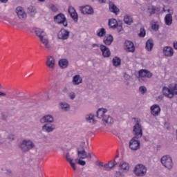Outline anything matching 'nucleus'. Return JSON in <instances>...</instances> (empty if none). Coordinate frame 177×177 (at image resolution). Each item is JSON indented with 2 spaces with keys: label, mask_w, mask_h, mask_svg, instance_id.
Listing matches in <instances>:
<instances>
[{
  "label": "nucleus",
  "mask_w": 177,
  "mask_h": 177,
  "mask_svg": "<svg viewBox=\"0 0 177 177\" xmlns=\"http://www.w3.org/2000/svg\"><path fill=\"white\" fill-rule=\"evenodd\" d=\"M163 96L168 99H172L175 95H177V84H169L168 87L162 88Z\"/></svg>",
  "instance_id": "nucleus-1"
},
{
  "label": "nucleus",
  "mask_w": 177,
  "mask_h": 177,
  "mask_svg": "<svg viewBox=\"0 0 177 177\" xmlns=\"http://www.w3.org/2000/svg\"><path fill=\"white\" fill-rule=\"evenodd\" d=\"M106 113H107V109H99L97 111V118H102V122L104 124H113L114 122V120H113V118H111L109 115H106Z\"/></svg>",
  "instance_id": "nucleus-2"
},
{
  "label": "nucleus",
  "mask_w": 177,
  "mask_h": 177,
  "mask_svg": "<svg viewBox=\"0 0 177 177\" xmlns=\"http://www.w3.org/2000/svg\"><path fill=\"white\" fill-rule=\"evenodd\" d=\"M136 122L135 125L133 127V132L134 133L135 138L140 139L143 136V131L142 127V120L140 118H134Z\"/></svg>",
  "instance_id": "nucleus-3"
},
{
  "label": "nucleus",
  "mask_w": 177,
  "mask_h": 177,
  "mask_svg": "<svg viewBox=\"0 0 177 177\" xmlns=\"http://www.w3.org/2000/svg\"><path fill=\"white\" fill-rule=\"evenodd\" d=\"M160 162L167 169H172L174 168V161L172 160V157L169 155L163 156L160 159Z\"/></svg>",
  "instance_id": "nucleus-4"
},
{
  "label": "nucleus",
  "mask_w": 177,
  "mask_h": 177,
  "mask_svg": "<svg viewBox=\"0 0 177 177\" xmlns=\"http://www.w3.org/2000/svg\"><path fill=\"white\" fill-rule=\"evenodd\" d=\"M133 172L136 176H145L147 173V168L142 164H138L136 165Z\"/></svg>",
  "instance_id": "nucleus-5"
},
{
  "label": "nucleus",
  "mask_w": 177,
  "mask_h": 177,
  "mask_svg": "<svg viewBox=\"0 0 177 177\" xmlns=\"http://www.w3.org/2000/svg\"><path fill=\"white\" fill-rule=\"evenodd\" d=\"M54 21L57 24H62L64 27H67V26H68L67 18H66V15H64L63 13H59L55 16Z\"/></svg>",
  "instance_id": "nucleus-6"
},
{
  "label": "nucleus",
  "mask_w": 177,
  "mask_h": 177,
  "mask_svg": "<svg viewBox=\"0 0 177 177\" xmlns=\"http://www.w3.org/2000/svg\"><path fill=\"white\" fill-rule=\"evenodd\" d=\"M77 157L78 158H80L82 160H85V158H92V155H91V153H87L85 151V148L84 147H78L77 148Z\"/></svg>",
  "instance_id": "nucleus-7"
},
{
  "label": "nucleus",
  "mask_w": 177,
  "mask_h": 177,
  "mask_svg": "<svg viewBox=\"0 0 177 177\" xmlns=\"http://www.w3.org/2000/svg\"><path fill=\"white\" fill-rule=\"evenodd\" d=\"M138 138L133 137L130 141L129 147L130 149H131L133 151H136L140 149V141L138 140Z\"/></svg>",
  "instance_id": "nucleus-8"
},
{
  "label": "nucleus",
  "mask_w": 177,
  "mask_h": 177,
  "mask_svg": "<svg viewBox=\"0 0 177 177\" xmlns=\"http://www.w3.org/2000/svg\"><path fill=\"white\" fill-rule=\"evenodd\" d=\"M34 143L31 140H24L19 145L22 151H28L31 149H34Z\"/></svg>",
  "instance_id": "nucleus-9"
},
{
  "label": "nucleus",
  "mask_w": 177,
  "mask_h": 177,
  "mask_svg": "<svg viewBox=\"0 0 177 177\" xmlns=\"http://www.w3.org/2000/svg\"><path fill=\"white\" fill-rule=\"evenodd\" d=\"M41 124H53L55 122V118L50 114L44 115L40 119Z\"/></svg>",
  "instance_id": "nucleus-10"
},
{
  "label": "nucleus",
  "mask_w": 177,
  "mask_h": 177,
  "mask_svg": "<svg viewBox=\"0 0 177 177\" xmlns=\"http://www.w3.org/2000/svg\"><path fill=\"white\" fill-rule=\"evenodd\" d=\"M70 37V31L62 28L57 34V37L59 39H62V41H66V39H68Z\"/></svg>",
  "instance_id": "nucleus-11"
},
{
  "label": "nucleus",
  "mask_w": 177,
  "mask_h": 177,
  "mask_svg": "<svg viewBox=\"0 0 177 177\" xmlns=\"http://www.w3.org/2000/svg\"><path fill=\"white\" fill-rule=\"evenodd\" d=\"M41 129L44 132L50 133L56 129V126L52 123H46L42 126Z\"/></svg>",
  "instance_id": "nucleus-12"
},
{
  "label": "nucleus",
  "mask_w": 177,
  "mask_h": 177,
  "mask_svg": "<svg viewBox=\"0 0 177 177\" xmlns=\"http://www.w3.org/2000/svg\"><path fill=\"white\" fill-rule=\"evenodd\" d=\"M80 12L82 15H93V8L91 6H83L80 7Z\"/></svg>",
  "instance_id": "nucleus-13"
},
{
  "label": "nucleus",
  "mask_w": 177,
  "mask_h": 177,
  "mask_svg": "<svg viewBox=\"0 0 177 177\" xmlns=\"http://www.w3.org/2000/svg\"><path fill=\"white\" fill-rule=\"evenodd\" d=\"M19 19H21L23 20V19H26L27 17V14L26 13V11L24 10V8L21 6H19L16 8L15 10Z\"/></svg>",
  "instance_id": "nucleus-14"
},
{
  "label": "nucleus",
  "mask_w": 177,
  "mask_h": 177,
  "mask_svg": "<svg viewBox=\"0 0 177 177\" xmlns=\"http://www.w3.org/2000/svg\"><path fill=\"white\" fill-rule=\"evenodd\" d=\"M151 114L153 115V117H158L160 115V113H161V108L158 104H153L150 107Z\"/></svg>",
  "instance_id": "nucleus-15"
},
{
  "label": "nucleus",
  "mask_w": 177,
  "mask_h": 177,
  "mask_svg": "<svg viewBox=\"0 0 177 177\" xmlns=\"http://www.w3.org/2000/svg\"><path fill=\"white\" fill-rule=\"evenodd\" d=\"M124 49L127 52H135V45L131 41H126L124 43Z\"/></svg>",
  "instance_id": "nucleus-16"
},
{
  "label": "nucleus",
  "mask_w": 177,
  "mask_h": 177,
  "mask_svg": "<svg viewBox=\"0 0 177 177\" xmlns=\"http://www.w3.org/2000/svg\"><path fill=\"white\" fill-rule=\"evenodd\" d=\"M100 48L104 57H110L111 53L110 52V49L109 48L104 45H100Z\"/></svg>",
  "instance_id": "nucleus-17"
},
{
  "label": "nucleus",
  "mask_w": 177,
  "mask_h": 177,
  "mask_svg": "<svg viewBox=\"0 0 177 177\" xmlns=\"http://www.w3.org/2000/svg\"><path fill=\"white\" fill-rule=\"evenodd\" d=\"M139 75L142 78H151L153 73L148 70L142 69L139 71Z\"/></svg>",
  "instance_id": "nucleus-18"
},
{
  "label": "nucleus",
  "mask_w": 177,
  "mask_h": 177,
  "mask_svg": "<svg viewBox=\"0 0 177 177\" xmlns=\"http://www.w3.org/2000/svg\"><path fill=\"white\" fill-rule=\"evenodd\" d=\"M55 57H53V56H48L47 57V59L46 62V64L47 66V67H48L49 68H55Z\"/></svg>",
  "instance_id": "nucleus-19"
},
{
  "label": "nucleus",
  "mask_w": 177,
  "mask_h": 177,
  "mask_svg": "<svg viewBox=\"0 0 177 177\" xmlns=\"http://www.w3.org/2000/svg\"><path fill=\"white\" fill-rule=\"evenodd\" d=\"M163 55H165L167 57H171L174 56V49L169 46L164 47Z\"/></svg>",
  "instance_id": "nucleus-20"
},
{
  "label": "nucleus",
  "mask_w": 177,
  "mask_h": 177,
  "mask_svg": "<svg viewBox=\"0 0 177 177\" xmlns=\"http://www.w3.org/2000/svg\"><path fill=\"white\" fill-rule=\"evenodd\" d=\"M70 104L66 102H59V109L61 111L66 113L67 111H70Z\"/></svg>",
  "instance_id": "nucleus-21"
},
{
  "label": "nucleus",
  "mask_w": 177,
  "mask_h": 177,
  "mask_svg": "<svg viewBox=\"0 0 177 177\" xmlns=\"http://www.w3.org/2000/svg\"><path fill=\"white\" fill-rule=\"evenodd\" d=\"M109 9L110 12L114 13L115 15L120 13V8H118L117 6L114 5V3L111 1H110L109 3Z\"/></svg>",
  "instance_id": "nucleus-22"
},
{
  "label": "nucleus",
  "mask_w": 177,
  "mask_h": 177,
  "mask_svg": "<svg viewBox=\"0 0 177 177\" xmlns=\"http://www.w3.org/2000/svg\"><path fill=\"white\" fill-rule=\"evenodd\" d=\"M68 12L70 13L71 17L75 21H78V15L75 12V9H74L73 7H69Z\"/></svg>",
  "instance_id": "nucleus-23"
},
{
  "label": "nucleus",
  "mask_w": 177,
  "mask_h": 177,
  "mask_svg": "<svg viewBox=\"0 0 177 177\" xmlns=\"http://www.w3.org/2000/svg\"><path fill=\"white\" fill-rule=\"evenodd\" d=\"M115 165H117V162L115 161V160H113V162L109 161L108 163L104 165V171H110L111 168H114Z\"/></svg>",
  "instance_id": "nucleus-24"
},
{
  "label": "nucleus",
  "mask_w": 177,
  "mask_h": 177,
  "mask_svg": "<svg viewBox=\"0 0 177 177\" xmlns=\"http://www.w3.org/2000/svg\"><path fill=\"white\" fill-rule=\"evenodd\" d=\"M72 82L73 85H80V84H82V77L80 75H75L73 77Z\"/></svg>",
  "instance_id": "nucleus-25"
},
{
  "label": "nucleus",
  "mask_w": 177,
  "mask_h": 177,
  "mask_svg": "<svg viewBox=\"0 0 177 177\" xmlns=\"http://www.w3.org/2000/svg\"><path fill=\"white\" fill-rule=\"evenodd\" d=\"M86 121L89 124H96V120H95V115L92 113L86 115Z\"/></svg>",
  "instance_id": "nucleus-26"
},
{
  "label": "nucleus",
  "mask_w": 177,
  "mask_h": 177,
  "mask_svg": "<svg viewBox=\"0 0 177 177\" xmlns=\"http://www.w3.org/2000/svg\"><path fill=\"white\" fill-rule=\"evenodd\" d=\"M154 46V43L153 42V39H149L146 42L145 48L148 52H151L153 47Z\"/></svg>",
  "instance_id": "nucleus-27"
},
{
  "label": "nucleus",
  "mask_w": 177,
  "mask_h": 177,
  "mask_svg": "<svg viewBox=\"0 0 177 177\" xmlns=\"http://www.w3.org/2000/svg\"><path fill=\"white\" fill-rule=\"evenodd\" d=\"M124 21L125 24H127L128 26H131L133 23V17L132 16L126 15L124 17Z\"/></svg>",
  "instance_id": "nucleus-28"
},
{
  "label": "nucleus",
  "mask_w": 177,
  "mask_h": 177,
  "mask_svg": "<svg viewBox=\"0 0 177 177\" xmlns=\"http://www.w3.org/2000/svg\"><path fill=\"white\" fill-rule=\"evenodd\" d=\"M113 36L111 35L105 36L103 40L104 44H105V45H111V44L113 43Z\"/></svg>",
  "instance_id": "nucleus-29"
},
{
  "label": "nucleus",
  "mask_w": 177,
  "mask_h": 177,
  "mask_svg": "<svg viewBox=\"0 0 177 177\" xmlns=\"http://www.w3.org/2000/svg\"><path fill=\"white\" fill-rule=\"evenodd\" d=\"M34 31L36 35L39 37V38H41L42 37H45V35H46V33H45V32L42 29L35 28L34 29Z\"/></svg>",
  "instance_id": "nucleus-30"
},
{
  "label": "nucleus",
  "mask_w": 177,
  "mask_h": 177,
  "mask_svg": "<svg viewBox=\"0 0 177 177\" xmlns=\"http://www.w3.org/2000/svg\"><path fill=\"white\" fill-rule=\"evenodd\" d=\"M66 159L69 162L71 167L75 171L77 169V167H75V163L73 162V159L70 158V153H67L66 155Z\"/></svg>",
  "instance_id": "nucleus-31"
},
{
  "label": "nucleus",
  "mask_w": 177,
  "mask_h": 177,
  "mask_svg": "<svg viewBox=\"0 0 177 177\" xmlns=\"http://www.w3.org/2000/svg\"><path fill=\"white\" fill-rule=\"evenodd\" d=\"M58 64L61 68H66V67H68V61L66 59H62L59 61Z\"/></svg>",
  "instance_id": "nucleus-32"
},
{
  "label": "nucleus",
  "mask_w": 177,
  "mask_h": 177,
  "mask_svg": "<svg viewBox=\"0 0 177 177\" xmlns=\"http://www.w3.org/2000/svg\"><path fill=\"white\" fill-rule=\"evenodd\" d=\"M172 20V15H166L165 17V24H166V26H171Z\"/></svg>",
  "instance_id": "nucleus-33"
},
{
  "label": "nucleus",
  "mask_w": 177,
  "mask_h": 177,
  "mask_svg": "<svg viewBox=\"0 0 177 177\" xmlns=\"http://www.w3.org/2000/svg\"><path fill=\"white\" fill-rule=\"evenodd\" d=\"M109 27H111V28H117V26H118V22L117 21V19H109Z\"/></svg>",
  "instance_id": "nucleus-34"
},
{
  "label": "nucleus",
  "mask_w": 177,
  "mask_h": 177,
  "mask_svg": "<svg viewBox=\"0 0 177 177\" xmlns=\"http://www.w3.org/2000/svg\"><path fill=\"white\" fill-rule=\"evenodd\" d=\"M119 167L124 172H128L129 171V165L125 162L120 164Z\"/></svg>",
  "instance_id": "nucleus-35"
},
{
  "label": "nucleus",
  "mask_w": 177,
  "mask_h": 177,
  "mask_svg": "<svg viewBox=\"0 0 177 177\" xmlns=\"http://www.w3.org/2000/svg\"><path fill=\"white\" fill-rule=\"evenodd\" d=\"M112 62L115 67H118V66H121V59H120V57H113Z\"/></svg>",
  "instance_id": "nucleus-36"
},
{
  "label": "nucleus",
  "mask_w": 177,
  "mask_h": 177,
  "mask_svg": "<svg viewBox=\"0 0 177 177\" xmlns=\"http://www.w3.org/2000/svg\"><path fill=\"white\" fill-rule=\"evenodd\" d=\"M41 42L43 43V44L46 46V48H47V49H49V48H50V46H49V40H48V39H46L45 37H41L39 38Z\"/></svg>",
  "instance_id": "nucleus-37"
},
{
  "label": "nucleus",
  "mask_w": 177,
  "mask_h": 177,
  "mask_svg": "<svg viewBox=\"0 0 177 177\" xmlns=\"http://www.w3.org/2000/svg\"><path fill=\"white\" fill-rule=\"evenodd\" d=\"M97 37H104V35H106V29H104V28H102L100 29H98L97 30Z\"/></svg>",
  "instance_id": "nucleus-38"
},
{
  "label": "nucleus",
  "mask_w": 177,
  "mask_h": 177,
  "mask_svg": "<svg viewBox=\"0 0 177 177\" xmlns=\"http://www.w3.org/2000/svg\"><path fill=\"white\" fill-rule=\"evenodd\" d=\"M28 10L30 16H35L37 13V9H35V7L30 6L29 8H28Z\"/></svg>",
  "instance_id": "nucleus-39"
},
{
  "label": "nucleus",
  "mask_w": 177,
  "mask_h": 177,
  "mask_svg": "<svg viewBox=\"0 0 177 177\" xmlns=\"http://www.w3.org/2000/svg\"><path fill=\"white\" fill-rule=\"evenodd\" d=\"M148 12L150 15H155V13L157 12V8L153 6H149Z\"/></svg>",
  "instance_id": "nucleus-40"
},
{
  "label": "nucleus",
  "mask_w": 177,
  "mask_h": 177,
  "mask_svg": "<svg viewBox=\"0 0 177 177\" xmlns=\"http://www.w3.org/2000/svg\"><path fill=\"white\" fill-rule=\"evenodd\" d=\"M139 92H140L142 95H145V93L147 92V88L145 86H141L139 88Z\"/></svg>",
  "instance_id": "nucleus-41"
},
{
  "label": "nucleus",
  "mask_w": 177,
  "mask_h": 177,
  "mask_svg": "<svg viewBox=\"0 0 177 177\" xmlns=\"http://www.w3.org/2000/svg\"><path fill=\"white\" fill-rule=\"evenodd\" d=\"M139 37L141 38H143L146 35V30H145V28H141L140 30V33L138 34Z\"/></svg>",
  "instance_id": "nucleus-42"
},
{
  "label": "nucleus",
  "mask_w": 177,
  "mask_h": 177,
  "mask_svg": "<svg viewBox=\"0 0 177 177\" xmlns=\"http://www.w3.org/2000/svg\"><path fill=\"white\" fill-rule=\"evenodd\" d=\"M49 8H50V10H52V12H57L59 10L57 7L53 4H50L49 6Z\"/></svg>",
  "instance_id": "nucleus-43"
},
{
  "label": "nucleus",
  "mask_w": 177,
  "mask_h": 177,
  "mask_svg": "<svg viewBox=\"0 0 177 177\" xmlns=\"http://www.w3.org/2000/svg\"><path fill=\"white\" fill-rule=\"evenodd\" d=\"M77 164H79V165H82V167H84V165H86V162H85V160H82L81 158H80V160H77Z\"/></svg>",
  "instance_id": "nucleus-44"
},
{
  "label": "nucleus",
  "mask_w": 177,
  "mask_h": 177,
  "mask_svg": "<svg viewBox=\"0 0 177 177\" xmlns=\"http://www.w3.org/2000/svg\"><path fill=\"white\" fill-rule=\"evenodd\" d=\"M115 177H125L124 174H122V172H121V171H116L115 174Z\"/></svg>",
  "instance_id": "nucleus-45"
},
{
  "label": "nucleus",
  "mask_w": 177,
  "mask_h": 177,
  "mask_svg": "<svg viewBox=\"0 0 177 177\" xmlns=\"http://www.w3.org/2000/svg\"><path fill=\"white\" fill-rule=\"evenodd\" d=\"M69 97L71 99V100H74L75 99V93H70Z\"/></svg>",
  "instance_id": "nucleus-46"
},
{
  "label": "nucleus",
  "mask_w": 177,
  "mask_h": 177,
  "mask_svg": "<svg viewBox=\"0 0 177 177\" xmlns=\"http://www.w3.org/2000/svg\"><path fill=\"white\" fill-rule=\"evenodd\" d=\"M167 12H169V14H167V15H170L171 16H172V15H174V9H172V8L167 9Z\"/></svg>",
  "instance_id": "nucleus-47"
},
{
  "label": "nucleus",
  "mask_w": 177,
  "mask_h": 177,
  "mask_svg": "<svg viewBox=\"0 0 177 177\" xmlns=\"http://www.w3.org/2000/svg\"><path fill=\"white\" fill-rule=\"evenodd\" d=\"M152 30H155L156 31L158 30V25L156 24H154L151 26Z\"/></svg>",
  "instance_id": "nucleus-48"
},
{
  "label": "nucleus",
  "mask_w": 177,
  "mask_h": 177,
  "mask_svg": "<svg viewBox=\"0 0 177 177\" xmlns=\"http://www.w3.org/2000/svg\"><path fill=\"white\" fill-rule=\"evenodd\" d=\"M8 139H9V140H15V136L13 134H9Z\"/></svg>",
  "instance_id": "nucleus-49"
},
{
  "label": "nucleus",
  "mask_w": 177,
  "mask_h": 177,
  "mask_svg": "<svg viewBox=\"0 0 177 177\" xmlns=\"http://www.w3.org/2000/svg\"><path fill=\"white\" fill-rule=\"evenodd\" d=\"M116 28L118 30V32H121V31H122V26H121L118 25Z\"/></svg>",
  "instance_id": "nucleus-50"
},
{
  "label": "nucleus",
  "mask_w": 177,
  "mask_h": 177,
  "mask_svg": "<svg viewBox=\"0 0 177 177\" xmlns=\"http://www.w3.org/2000/svg\"><path fill=\"white\" fill-rule=\"evenodd\" d=\"M97 165L98 167H104V166L103 165V162H100V161L97 162Z\"/></svg>",
  "instance_id": "nucleus-51"
},
{
  "label": "nucleus",
  "mask_w": 177,
  "mask_h": 177,
  "mask_svg": "<svg viewBox=\"0 0 177 177\" xmlns=\"http://www.w3.org/2000/svg\"><path fill=\"white\" fill-rule=\"evenodd\" d=\"M162 99H164V96L163 95H159L156 98L157 100H162Z\"/></svg>",
  "instance_id": "nucleus-52"
},
{
  "label": "nucleus",
  "mask_w": 177,
  "mask_h": 177,
  "mask_svg": "<svg viewBox=\"0 0 177 177\" xmlns=\"http://www.w3.org/2000/svg\"><path fill=\"white\" fill-rule=\"evenodd\" d=\"M124 77L125 78V80H129V75L127 73H124Z\"/></svg>",
  "instance_id": "nucleus-53"
},
{
  "label": "nucleus",
  "mask_w": 177,
  "mask_h": 177,
  "mask_svg": "<svg viewBox=\"0 0 177 177\" xmlns=\"http://www.w3.org/2000/svg\"><path fill=\"white\" fill-rule=\"evenodd\" d=\"M106 1H107V0H98V2H99L100 3H106Z\"/></svg>",
  "instance_id": "nucleus-54"
},
{
  "label": "nucleus",
  "mask_w": 177,
  "mask_h": 177,
  "mask_svg": "<svg viewBox=\"0 0 177 177\" xmlns=\"http://www.w3.org/2000/svg\"><path fill=\"white\" fill-rule=\"evenodd\" d=\"M9 0H0V2L1 3H8V1Z\"/></svg>",
  "instance_id": "nucleus-55"
},
{
  "label": "nucleus",
  "mask_w": 177,
  "mask_h": 177,
  "mask_svg": "<svg viewBox=\"0 0 177 177\" xmlns=\"http://www.w3.org/2000/svg\"><path fill=\"white\" fill-rule=\"evenodd\" d=\"M92 47H93V48H99V44H93L92 45Z\"/></svg>",
  "instance_id": "nucleus-56"
},
{
  "label": "nucleus",
  "mask_w": 177,
  "mask_h": 177,
  "mask_svg": "<svg viewBox=\"0 0 177 177\" xmlns=\"http://www.w3.org/2000/svg\"><path fill=\"white\" fill-rule=\"evenodd\" d=\"M0 96H6V93L0 91Z\"/></svg>",
  "instance_id": "nucleus-57"
},
{
  "label": "nucleus",
  "mask_w": 177,
  "mask_h": 177,
  "mask_svg": "<svg viewBox=\"0 0 177 177\" xmlns=\"http://www.w3.org/2000/svg\"><path fill=\"white\" fill-rule=\"evenodd\" d=\"M174 49H176V50H177V42L174 43Z\"/></svg>",
  "instance_id": "nucleus-58"
},
{
  "label": "nucleus",
  "mask_w": 177,
  "mask_h": 177,
  "mask_svg": "<svg viewBox=\"0 0 177 177\" xmlns=\"http://www.w3.org/2000/svg\"><path fill=\"white\" fill-rule=\"evenodd\" d=\"M174 19L177 21V12H176L175 14H174Z\"/></svg>",
  "instance_id": "nucleus-59"
},
{
  "label": "nucleus",
  "mask_w": 177,
  "mask_h": 177,
  "mask_svg": "<svg viewBox=\"0 0 177 177\" xmlns=\"http://www.w3.org/2000/svg\"><path fill=\"white\" fill-rule=\"evenodd\" d=\"M80 160V158H76V159L75 160V162H77V163H78V160Z\"/></svg>",
  "instance_id": "nucleus-60"
},
{
  "label": "nucleus",
  "mask_w": 177,
  "mask_h": 177,
  "mask_svg": "<svg viewBox=\"0 0 177 177\" xmlns=\"http://www.w3.org/2000/svg\"><path fill=\"white\" fill-rule=\"evenodd\" d=\"M39 2H45V0H38Z\"/></svg>",
  "instance_id": "nucleus-61"
},
{
  "label": "nucleus",
  "mask_w": 177,
  "mask_h": 177,
  "mask_svg": "<svg viewBox=\"0 0 177 177\" xmlns=\"http://www.w3.org/2000/svg\"><path fill=\"white\" fill-rule=\"evenodd\" d=\"M0 89H2V84L0 83Z\"/></svg>",
  "instance_id": "nucleus-62"
},
{
  "label": "nucleus",
  "mask_w": 177,
  "mask_h": 177,
  "mask_svg": "<svg viewBox=\"0 0 177 177\" xmlns=\"http://www.w3.org/2000/svg\"><path fill=\"white\" fill-rule=\"evenodd\" d=\"M163 12H167V10H165V8H163Z\"/></svg>",
  "instance_id": "nucleus-63"
},
{
  "label": "nucleus",
  "mask_w": 177,
  "mask_h": 177,
  "mask_svg": "<svg viewBox=\"0 0 177 177\" xmlns=\"http://www.w3.org/2000/svg\"><path fill=\"white\" fill-rule=\"evenodd\" d=\"M118 157H119V156H118V155H117V156H115V158H118Z\"/></svg>",
  "instance_id": "nucleus-64"
}]
</instances>
